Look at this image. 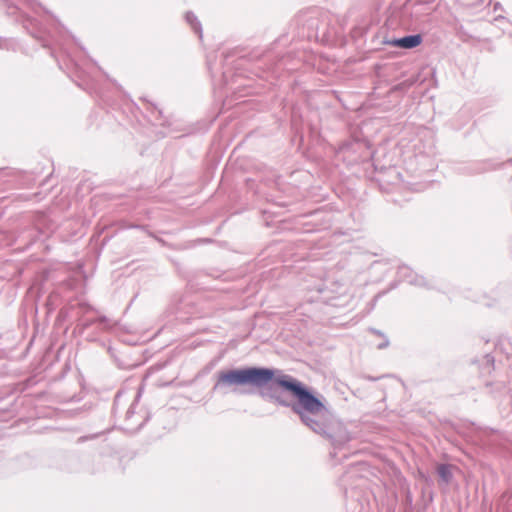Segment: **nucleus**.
I'll list each match as a JSON object with an SVG mask.
<instances>
[{
	"mask_svg": "<svg viewBox=\"0 0 512 512\" xmlns=\"http://www.w3.org/2000/svg\"><path fill=\"white\" fill-rule=\"evenodd\" d=\"M452 468L453 466L447 464H441L437 467L439 476L446 483H448L452 478Z\"/></svg>",
	"mask_w": 512,
	"mask_h": 512,
	"instance_id": "3",
	"label": "nucleus"
},
{
	"mask_svg": "<svg viewBox=\"0 0 512 512\" xmlns=\"http://www.w3.org/2000/svg\"><path fill=\"white\" fill-rule=\"evenodd\" d=\"M422 43V36L419 34L409 35L403 38L394 39L389 42L393 47H400L404 49H412L419 46Z\"/></svg>",
	"mask_w": 512,
	"mask_h": 512,
	"instance_id": "2",
	"label": "nucleus"
},
{
	"mask_svg": "<svg viewBox=\"0 0 512 512\" xmlns=\"http://www.w3.org/2000/svg\"><path fill=\"white\" fill-rule=\"evenodd\" d=\"M270 381H274L278 386L288 391L297 399L299 409L294 407V411L300 415L301 420L306 425L312 427L313 424H316V422L310 419L305 413L319 415L325 410V405L320 399L315 397L302 382L289 375L281 374L276 376L274 370L267 368H247L220 373L218 383L227 385L251 384L263 386Z\"/></svg>",
	"mask_w": 512,
	"mask_h": 512,
	"instance_id": "1",
	"label": "nucleus"
}]
</instances>
